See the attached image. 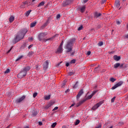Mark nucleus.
Wrapping results in <instances>:
<instances>
[{
    "instance_id": "ddd939ff",
    "label": "nucleus",
    "mask_w": 128,
    "mask_h": 128,
    "mask_svg": "<svg viewBox=\"0 0 128 128\" xmlns=\"http://www.w3.org/2000/svg\"><path fill=\"white\" fill-rule=\"evenodd\" d=\"M82 94H84V91L82 90H81L78 93V94L76 96V98L77 100H78L79 98H80V96H82Z\"/></svg>"
},
{
    "instance_id": "f03ea898",
    "label": "nucleus",
    "mask_w": 128,
    "mask_h": 128,
    "mask_svg": "<svg viewBox=\"0 0 128 128\" xmlns=\"http://www.w3.org/2000/svg\"><path fill=\"white\" fill-rule=\"evenodd\" d=\"M76 40V38H74L67 42L66 45L65 46L66 50V54H69L70 56H72L76 54V51L72 52V46H74V42Z\"/></svg>"
},
{
    "instance_id": "dca6fc26",
    "label": "nucleus",
    "mask_w": 128,
    "mask_h": 128,
    "mask_svg": "<svg viewBox=\"0 0 128 128\" xmlns=\"http://www.w3.org/2000/svg\"><path fill=\"white\" fill-rule=\"evenodd\" d=\"M62 47L59 46L56 51L57 54H62Z\"/></svg>"
},
{
    "instance_id": "6ab92c4d",
    "label": "nucleus",
    "mask_w": 128,
    "mask_h": 128,
    "mask_svg": "<svg viewBox=\"0 0 128 128\" xmlns=\"http://www.w3.org/2000/svg\"><path fill=\"white\" fill-rule=\"evenodd\" d=\"M8 20H9L10 22H12L14 20V16H12L9 18Z\"/></svg>"
},
{
    "instance_id": "13d9d810",
    "label": "nucleus",
    "mask_w": 128,
    "mask_h": 128,
    "mask_svg": "<svg viewBox=\"0 0 128 128\" xmlns=\"http://www.w3.org/2000/svg\"><path fill=\"white\" fill-rule=\"evenodd\" d=\"M66 66H70V63L66 62Z\"/></svg>"
},
{
    "instance_id": "3c124183",
    "label": "nucleus",
    "mask_w": 128,
    "mask_h": 128,
    "mask_svg": "<svg viewBox=\"0 0 128 128\" xmlns=\"http://www.w3.org/2000/svg\"><path fill=\"white\" fill-rule=\"evenodd\" d=\"M33 46H34V45H32V44H30V46H28V50L32 48Z\"/></svg>"
},
{
    "instance_id": "cd10ccee",
    "label": "nucleus",
    "mask_w": 128,
    "mask_h": 128,
    "mask_svg": "<svg viewBox=\"0 0 128 128\" xmlns=\"http://www.w3.org/2000/svg\"><path fill=\"white\" fill-rule=\"evenodd\" d=\"M34 52H29L28 54V56H34Z\"/></svg>"
},
{
    "instance_id": "bf43d9fd",
    "label": "nucleus",
    "mask_w": 128,
    "mask_h": 128,
    "mask_svg": "<svg viewBox=\"0 0 128 128\" xmlns=\"http://www.w3.org/2000/svg\"><path fill=\"white\" fill-rule=\"evenodd\" d=\"M120 66V68H124V64H120V66Z\"/></svg>"
},
{
    "instance_id": "f3484780",
    "label": "nucleus",
    "mask_w": 128,
    "mask_h": 128,
    "mask_svg": "<svg viewBox=\"0 0 128 128\" xmlns=\"http://www.w3.org/2000/svg\"><path fill=\"white\" fill-rule=\"evenodd\" d=\"M114 60H116V62H118V60H120V56H114Z\"/></svg>"
},
{
    "instance_id": "4c0bfd02",
    "label": "nucleus",
    "mask_w": 128,
    "mask_h": 128,
    "mask_svg": "<svg viewBox=\"0 0 128 128\" xmlns=\"http://www.w3.org/2000/svg\"><path fill=\"white\" fill-rule=\"evenodd\" d=\"M80 120H76V121L75 122V126H78V124H80Z\"/></svg>"
},
{
    "instance_id": "f704fd0d",
    "label": "nucleus",
    "mask_w": 128,
    "mask_h": 128,
    "mask_svg": "<svg viewBox=\"0 0 128 128\" xmlns=\"http://www.w3.org/2000/svg\"><path fill=\"white\" fill-rule=\"evenodd\" d=\"M62 62H60L57 64H56V68H59V66H61L60 64H62Z\"/></svg>"
},
{
    "instance_id": "a878e982",
    "label": "nucleus",
    "mask_w": 128,
    "mask_h": 128,
    "mask_svg": "<svg viewBox=\"0 0 128 128\" xmlns=\"http://www.w3.org/2000/svg\"><path fill=\"white\" fill-rule=\"evenodd\" d=\"M100 65L98 66L97 68H94V70L96 72H98V71H100Z\"/></svg>"
},
{
    "instance_id": "69168bd1",
    "label": "nucleus",
    "mask_w": 128,
    "mask_h": 128,
    "mask_svg": "<svg viewBox=\"0 0 128 128\" xmlns=\"http://www.w3.org/2000/svg\"><path fill=\"white\" fill-rule=\"evenodd\" d=\"M32 2H34L36 1V0H32Z\"/></svg>"
},
{
    "instance_id": "0e129e2a",
    "label": "nucleus",
    "mask_w": 128,
    "mask_h": 128,
    "mask_svg": "<svg viewBox=\"0 0 128 128\" xmlns=\"http://www.w3.org/2000/svg\"><path fill=\"white\" fill-rule=\"evenodd\" d=\"M24 128H30V126H26L24 127Z\"/></svg>"
},
{
    "instance_id": "e2e57ef3",
    "label": "nucleus",
    "mask_w": 128,
    "mask_h": 128,
    "mask_svg": "<svg viewBox=\"0 0 128 128\" xmlns=\"http://www.w3.org/2000/svg\"><path fill=\"white\" fill-rule=\"evenodd\" d=\"M74 106V104H72V105H71V106H70V108H72V106Z\"/></svg>"
},
{
    "instance_id": "5fc2aeb1",
    "label": "nucleus",
    "mask_w": 128,
    "mask_h": 128,
    "mask_svg": "<svg viewBox=\"0 0 128 128\" xmlns=\"http://www.w3.org/2000/svg\"><path fill=\"white\" fill-rule=\"evenodd\" d=\"M12 48H10V49L8 51L7 54H8V53L10 52V50H12Z\"/></svg>"
},
{
    "instance_id": "8fccbe9b",
    "label": "nucleus",
    "mask_w": 128,
    "mask_h": 128,
    "mask_svg": "<svg viewBox=\"0 0 128 128\" xmlns=\"http://www.w3.org/2000/svg\"><path fill=\"white\" fill-rule=\"evenodd\" d=\"M90 54H92V52L90 51H88V52L86 53L87 56H90Z\"/></svg>"
},
{
    "instance_id": "9d476101",
    "label": "nucleus",
    "mask_w": 128,
    "mask_h": 128,
    "mask_svg": "<svg viewBox=\"0 0 128 128\" xmlns=\"http://www.w3.org/2000/svg\"><path fill=\"white\" fill-rule=\"evenodd\" d=\"M24 98H26V96H23L19 99H18L16 100V102H17V104H20V102H22V100H24Z\"/></svg>"
},
{
    "instance_id": "1a4fd4ad",
    "label": "nucleus",
    "mask_w": 128,
    "mask_h": 128,
    "mask_svg": "<svg viewBox=\"0 0 128 128\" xmlns=\"http://www.w3.org/2000/svg\"><path fill=\"white\" fill-rule=\"evenodd\" d=\"M96 92L97 91H94L90 95L88 96L86 98H85V100H90V98H92L96 94Z\"/></svg>"
},
{
    "instance_id": "4468645a",
    "label": "nucleus",
    "mask_w": 128,
    "mask_h": 128,
    "mask_svg": "<svg viewBox=\"0 0 128 128\" xmlns=\"http://www.w3.org/2000/svg\"><path fill=\"white\" fill-rule=\"evenodd\" d=\"M30 68H32L30 66H27L26 67H24V68H23V70L24 72H26V74H27Z\"/></svg>"
},
{
    "instance_id": "f8f14e48",
    "label": "nucleus",
    "mask_w": 128,
    "mask_h": 128,
    "mask_svg": "<svg viewBox=\"0 0 128 128\" xmlns=\"http://www.w3.org/2000/svg\"><path fill=\"white\" fill-rule=\"evenodd\" d=\"M120 0H116L114 3L115 6H116V8H120Z\"/></svg>"
},
{
    "instance_id": "e433bc0d",
    "label": "nucleus",
    "mask_w": 128,
    "mask_h": 128,
    "mask_svg": "<svg viewBox=\"0 0 128 128\" xmlns=\"http://www.w3.org/2000/svg\"><path fill=\"white\" fill-rule=\"evenodd\" d=\"M36 114H38V112L36 111H34L32 112V116H36Z\"/></svg>"
},
{
    "instance_id": "37998d69",
    "label": "nucleus",
    "mask_w": 128,
    "mask_h": 128,
    "mask_svg": "<svg viewBox=\"0 0 128 128\" xmlns=\"http://www.w3.org/2000/svg\"><path fill=\"white\" fill-rule=\"evenodd\" d=\"M56 18L57 20H58V18H60V14H58L56 15Z\"/></svg>"
},
{
    "instance_id": "473e14b6",
    "label": "nucleus",
    "mask_w": 128,
    "mask_h": 128,
    "mask_svg": "<svg viewBox=\"0 0 128 128\" xmlns=\"http://www.w3.org/2000/svg\"><path fill=\"white\" fill-rule=\"evenodd\" d=\"M50 98V95H48L45 96V100H48Z\"/></svg>"
},
{
    "instance_id": "f257e3e1",
    "label": "nucleus",
    "mask_w": 128,
    "mask_h": 128,
    "mask_svg": "<svg viewBox=\"0 0 128 128\" xmlns=\"http://www.w3.org/2000/svg\"><path fill=\"white\" fill-rule=\"evenodd\" d=\"M28 32V29L26 28L22 29L19 31L14 38L13 40L14 44H16V42H18L20 40H22L24 38V36H26V34Z\"/></svg>"
},
{
    "instance_id": "423d86ee",
    "label": "nucleus",
    "mask_w": 128,
    "mask_h": 128,
    "mask_svg": "<svg viewBox=\"0 0 128 128\" xmlns=\"http://www.w3.org/2000/svg\"><path fill=\"white\" fill-rule=\"evenodd\" d=\"M49 62H50V60H46L43 64H42V66H43V69L44 70H46L48 68V64H49Z\"/></svg>"
},
{
    "instance_id": "a211bd4d",
    "label": "nucleus",
    "mask_w": 128,
    "mask_h": 128,
    "mask_svg": "<svg viewBox=\"0 0 128 128\" xmlns=\"http://www.w3.org/2000/svg\"><path fill=\"white\" fill-rule=\"evenodd\" d=\"M36 25V22H34L30 24V28H34Z\"/></svg>"
},
{
    "instance_id": "7c9ffc66",
    "label": "nucleus",
    "mask_w": 128,
    "mask_h": 128,
    "mask_svg": "<svg viewBox=\"0 0 128 128\" xmlns=\"http://www.w3.org/2000/svg\"><path fill=\"white\" fill-rule=\"evenodd\" d=\"M32 12V10H28V11L26 12V16H30V14Z\"/></svg>"
},
{
    "instance_id": "ea45409f",
    "label": "nucleus",
    "mask_w": 128,
    "mask_h": 128,
    "mask_svg": "<svg viewBox=\"0 0 128 128\" xmlns=\"http://www.w3.org/2000/svg\"><path fill=\"white\" fill-rule=\"evenodd\" d=\"M116 100V96L112 98L111 100V102H114V100Z\"/></svg>"
},
{
    "instance_id": "7ed1b4c3",
    "label": "nucleus",
    "mask_w": 128,
    "mask_h": 128,
    "mask_svg": "<svg viewBox=\"0 0 128 128\" xmlns=\"http://www.w3.org/2000/svg\"><path fill=\"white\" fill-rule=\"evenodd\" d=\"M48 34V32H42L40 33L38 36L40 42H46L48 40H52L56 36H54L49 38H46V36Z\"/></svg>"
},
{
    "instance_id": "39448f33",
    "label": "nucleus",
    "mask_w": 128,
    "mask_h": 128,
    "mask_svg": "<svg viewBox=\"0 0 128 128\" xmlns=\"http://www.w3.org/2000/svg\"><path fill=\"white\" fill-rule=\"evenodd\" d=\"M122 84H124V82L120 81L118 83L116 84L112 88V90H116L117 88H118V86H122Z\"/></svg>"
},
{
    "instance_id": "864d4df0",
    "label": "nucleus",
    "mask_w": 128,
    "mask_h": 128,
    "mask_svg": "<svg viewBox=\"0 0 128 128\" xmlns=\"http://www.w3.org/2000/svg\"><path fill=\"white\" fill-rule=\"evenodd\" d=\"M116 22L117 24H120V22L119 20H116Z\"/></svg>"
},
{
    "instance_id": "de8ad7c7",
    "label": "nucleus",
    "mask_w": 128,
    "mask_h": 128,
    "mask_svg": "<svg viewBox=\"0 0 128 128\" xmlns=\"http://www.w3.org/2000/svg\"><path fill=\"white\" fill-rule=\"evenodd\" d=\"M106 2V0H102L101 3L102 4H104V2Z\"/></svg>"
},
{
    "instance_id": "2eb2a0df",
    "label": "nucleus",
    "mask_w": 128,
    "mask_h": 128,
    "mask_svg": "<svg viewBox=\"0 0 128 128\" xmlns=\"http://www.w3.org/2000/svg\"><path fill=\"white\" fill-rule=\"evenodd\" d=\"M100 16H102V14L96 12L94 14V18H100Z\"/></svg>"
},
{
    "instance_id": "6e6552de",
    "label": "nucleus",
    "mask_w": 128,
    "mask_h": 128,
    "mask_svg": "<svg viewBox=\"0 0 128 128\" xmlns=\"http://www.w3.org/2000/svg\"><path fill=\"white\" fill-rule=\"evenodd\" d=\"M72 2H74V0H66V1H64L63 2V6H68L70 4H72Z\"/></svg>"
},
{
    "instance_id": "603ef678",
    "label": "nucleus",
    "mask_w": 128,
    "mask_h": 128,
    "mask_svg": "<svg viewBox=\"0 0 128 128\" xmlns=\"http://www.w3.org/2000/svg\"><path fill=\"white\" fill-rule=\"evenodd\" d=\"M95 128H102V125L99 124L97 127H96Z\"/></svg>"
},
{
    "instance_id": "72a5a7b5",
    "label": "nucleus",
    "mask_w": 128,
    "mask_h": 128,
    "mask_svg": "<svg viewBox=\"0 0 128 128\" xmlns=\"http://www.w3.org/2000/svg\"><path fill=\"white\" fill-rule=\"evenodd\" d=\"M98 46H102L104 44V42H100L98 43Z\"/></svg>"
},
{
    "instance_id": "0eeeda50",
    "label": "nucleus",
    "mask_w": 128,
    "mask_h": 128,
    "mask_svg": "<svg viewBox=\"0 0 128 128\" xmlns=\"http://www.w3.org/2000/svg\"><path fill=\"white\" fill-rule=\"evenodd\" d=\"M102 102H99L97 103L96 105H94L92 108V110H97V108H100V106H102Z\"/></svg>"
},
{
    "instance_id": "774afa93",
    "label": "nucleus",
    "mask_w": 128,
    "mask_h": 128,
    "mask_svg": "<svg viewBox=\"0 0 128 128\" xmlns=\"http://www.w3.org/2000/svg\"><path fill=\"white\" fill-rule=\"evenodd\" d=\"M110 128H112V126H111Z\"/></svg>"
},
{
    "instance_id": "aec40b11",
    "label": "nucleus",
    "mask_w": 128,
    "mask_h": 128,
    "mask_svg": "<svg viewBox=\"0 0 128 128\" xmlns=\"http://www.w3.org/2000/svg\"><path fill=\"white\" fill-rule=\"evenodd\" d=\"M44 2H40L38 5V8H40V6H44Z\"/></svg>"
},
{
    "instance_id": "49530a36",
    "label": "nucleus",
    "mask_w": 128,
    "mask_h": 128,
    "mask_svg": "<svg viewBox=\"0 0 128 128\" xmlns=\"http://www.w3.org/2000/svg\"><path fill=\"white\" fill-rule=\"evenodd\" d=\"M82 30V26H80V27L78 28V30Z\"/></svg>"
},
{
    "instance_id": "09e8293b",
    "label": "nucleus",
    "mask_w": 128,
    "mask_h": 128,
    "mask_svg": "<svg viewBox=\"0 0 128 128\" xmlns=\"http://www.w3.org/2000/svg\"><path fill=\"white\" fill-rule=\"evenodd\" d=\"M63 44H64V41H62L59 46H60V48H62Z\"/></svg>"
},
{
    "instance_id": "c756f323",
    "label": "nucleus",
    "mask_w": 128,
    "mask_h": 128,
    "mask_svg": "<svg viewBox=\"0 0 128 128\" xmlns=\"http://www.w3.org/2000/svg\"><path fill=\"white\" fill-rule=\"evenodd\" d=\"M23 56H20L19 57H18V58L16 59V62H18V60H22V57H23Z\"/></svg>"
},
{
    "instance_id": "338daca9",
    "label": "nucleus",
    "mask_w": 128,
    "mask_h": 128,
    "mask_svg": "<svg viewBox=\"0 0 128 128\" xmlns=\"http://www.w3.org/2000/svg\"><path fill=\"white\" fill-rule=\"evenodd\" d=\"M128 99V96L126 97V100Z\"/></svg>"
},
{
    "instance_id": "680f3d73",
    "label": "nucleus",
    "mask_w": 128,
    "mask_h": 128,
    "mask_svg": "<svg viewBox=\"0 0 128 128\" xmlns=\"http://www.w3.org/2000/svg\"><path fill=\"white\" fill-rule=\"evenodd\" d=\"M29 40H32V38H28Z\"/></svg>"
},
{
    "instance_id": "2f4dec72",
    "label": "nucleus",
    "mask_w": 128,
    "mask_h": 128,
    "mask_svg": "<svg viewBox=\"0 0 128 128\" xmlns=\"http://www.w3.org/2000/svg\"><path fill=\"white\" fill-rule=\"evenodd\" d=\"M10 72V68H7L6 70H5L4 74H8Z\"/></svg>"
},
{
    "instance_id": "a19ab883",
    "label": "nucleus",
    "mask_w": 128,
    "mask_h": 128,
    "mask_svg": "<svg viewBox=\"0 0 128 128\" xmlns=\"http://www.w3.org/2000/svg\"><path fill=\"white\" fill-rule=\"evenodd\" d=\"M70 64H76V60L73 59L70 61Z\"/></svg>"
},
{
    "instance_id": "6e6d98bb",
    "label": "nucleus",
    "mask_w": 128,
    "mask_h": 128,
    "mask_svg": "<svg viewBox=\"0 0 128 128\" xmlns=\"http://www.w3.org/2000/svg\"><path fill=\"white\" fill-rule=\"evenodd\" d=\"M88 2V0H84V4Z\"/></svg>"
},
{
    "instance_id": "5701e85b",
    "label": "nucleus",
    "mask_w": 128,
    "mask_h": 128,
    "mask_svg": "<svg viewBox=\"0 0 128 128\" xmlns=\"http://www.w3.org/2000/svg\"><path fill=\"white\" fill-rule=\"evenodd\" d=\"M26 4H28V1H26L25 2H23V5L21 6V8H24V6Z\"/></svg>"
},
{
    "instance_id": "58836bf2",
    "label": "nucleus",
    "mask_w": 128,
    "mask_h": 128,
    "mask_svg": "<svg viewBox=\"0 0 128 128\" xmlns=\"http://www.w3.org/2000/svg\"><path fill=\"white\" fill-rule=\"evenodd\" d=\"M56 122H54L52 125V128H56Z\"/></svg>"
},
{
    "instance_id": "393cba45",
    "label": "nucleus",
    "mask_w": 128,
    "mask_h": 128,
    "mask_svg": "<svg viewBox=\"0 0 128 128\" xmlns=\"http://www.w3.org/2000/svg\"><path fill=\"white\" fill-rule=\"evenodd\" d=\"M52 106V103H49L48 104V105L45 107V108H50V106Z\"/></svg>"
},
{
    "instance_id": "20e7f679",
    "label": "nucleus",
    "mask_w": 128,
    "mask_h": 128,
    "mask_svg": "<svg viewBox=\"0 0 128 128\" xmlns=\"http://www.w3.org/2000/svg\"><path fill=\"white\" fill-rule=\"evenodd\" d=\"M26 76V72L24 71V70H22L20 73L17 75L18 78H24Z\"/></svg>"
},
{
    "instance_id": "a18cd8bd",
    "label": "nucleus",
    "mask_w": 128,
    "mask_h": 128,
    "mask_svg": "<svg viewBox=\"0 0 128 128\" xmlns=\"http://www.w3.org/2000/svg\"><path fill=\"white\" fill-rule=\"evenodd\" d=\"M58 107L56 106L55 107L53 110H52V112H54L55 110H58Z\"/></svg>"
},
{
    "instance_id": "c03bdc74",
    "label": "nucleus",
    "mask_w": 128,
    "mask_h": 128,
    "mask_svg": "<svg viewBox=\"0 0 128 128\" xmlns=\"http://www.w3.org/2000/svg\"><path fill=\"white\" fill-rule=\"evenodd\" d=\"M68 74H69V76H72V74H74V72H70L69 73H68Z\"/></svg>"
},
{
    "instance_id": "4d7b16f0",
    "label": "nucleus",
    "mask_w": 128,
    "mask_h": 128,
    "mask_svg": "<svg viewBox=\"0 0 128 128\" xmlns=\"http://www.w3.org/2000/svg\"><path fill=\"white\" fill-rule=\"evenodd\" d=\"M38 124H39V126H42V122H38Z\"/></svg>"
},
{
    "instance_id": "9b49d317",
    "label": "nucleus",
    "mask_w": 128,
    "mask_h": 128,
    "mask_svg": "<svg viewBox=\"0 0 128 128\" xmlns=\"http://www.w3.org/2000/svg\"><path fill=\"white\" fill-rule=\"evenodd\" d=\"M86 102V100L84 98L83 100H80V102H79L77 104H76V107L78 108V106H82V104H84V102Z\"/></svg>"
},
{
    "instance_id": "b1692460",
    "label": "nucleus",
    "mask_w": 128,
    "mask_h": 128,
    "mask_svg": "<svg viewBox=\"0 0 128 128\" xmlns=\"http://www.w3.org/2000/svg\"><path fill=\"white\" fill-rule=\"evenodd\" d=\"M78 87V82H76L75 84L73 86L74 88H76Z\"/></svg>"
},
{
    "instance_id": "c85d7f7f",
    "label": "nucleus",
    "mask_w": 128,
    "mask_h": 128,
    "mask_svg": "<svg viewBox=\"0 0 128 128\" xmlns=\"http://www.w3.org/2000/svg\"><path fill=\"white\" fill-rule=\"evenodd\" d=\"M110 82H114L116 80L114 78H112L110 79Z\"/></svg>"
},
{
    "instance_id": "4be33fe9",
    "label": "nucleus",
    "mask_w": 128,
    "mask_h": 128,
    "mask_svg": "<svg viewBox=\"0 0 128 128\" xmlns=\"http://www.w3.org/2000/svg\"><path fill=\"white\" fill-rule=\"evenodd\" d=\"M120 66V63H116L114 64V68H118V66Z\"/></svg>"
},
{
    "instance_id": "bb28decb",
    "label": "nucleus",
    "mask_w": 128,
    "mask_h": 128,
    "mask_svg": "<svg viewBox=\"0 0 128 128\" xmlns=\"http://www.w3.org/2000/svg\"><path fill=\"white\" fill-rule=\"evenodd\" d=\"M47 24L46 23H44L43 25H42L40 27V30H44Z\"/></svg>"
},
{
    "instance_id": "c9c22d12",
    "label": "nucleus",
    "mask_w": 128,
    "mask_h": 128,
    "mask_svg": "<svg viewBox=\"0 0 128 128\" xmlns=\"http://www.w3.org/2000/svg\"><path fill=\"white\" fill-rule=\"evenodd\" d=\"M35 66L37 70H40V65H36Z\"/></svg>"
},
{
    "instance_id": "412c9836",
    "label": "nucleus",
    "mask_w": 128,
    "mask_h": 128,
    "mask_svg": "<svg viewBox=\"0 0 128 128\" xmlns=\"http://www.w3.org/2000/svg\"><path fill=\"white\" fill-rule=\"evenodd\" d=\"M86 10V6H83L80 8V12H84Z\"/></svg>"
},
{
    "instance_id": "052dcab7",
    "label": "nucleus",
    "mask_w": 128,
    "mask_h": 128,
    "mask_svg": "<svg viewBox=\"0 0 128 128\" xmlns=\"http://www.w3.org/2000/svg\"><path fill=\"white\" fill-rule=\"evenodd\" d=\"M70 92L69 90H66L65 91L66 94H67V92Z\"/></svg>"
},
{
    "instance_id": "79ce46f5",
    "label": "nucleus",
    "mask_w": 128,
    "mask_h": 128,
    "mask_svg": "<svg viewBox=\"0 0 128 128\" xmlns=\"http://www.w3.org/2000/svg\"><path fill=\"white\" fill-rule=\"evenodd\" d=\"M36 96H38V93H37V92H34V93L33 94V98H36Z\"/></svg>"
}]
</instances>
